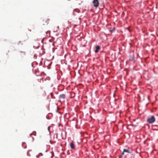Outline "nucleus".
Instances as JSON below:
<instances>
[{"instance_id": "nucleus-1", "label": "nucleus", "mask_w": 158, "mask_h": 158, "mask_svg": "<svg viewBox=\"0 0 158 158\" xmlns=\"http://www.w3.org/2000/svg\"><path fill=\"white\" fill-rule=\"evenodd\" d=\"M155 117L154 116H152L148 118L147 122L148 123L151 124L154 123L155 122Z\"/></svg>"}, {"instance_id": "nucleus-2", "label": "nucleus", "mask_w": 158, "mask_h": 158, "mask_svg": "<svg viewBox=\"0 0 158 158\" xmlns=\"http://www.w3.org/2000/svg\"><path fill=\"white\" fill-rule=\"evenodd\" d=\"M50 20L48 19H44L43 21V24L44 25H47L49 21Z\"/></svg>"}, {"instance_id": "nucleus-3", "label": "nucleus", "mask_w": 158, "mask_h": 158, "mask_svg": "<svg viewBox=\"0 0 158 158\" xmlns=\"http://www.w3.org/2000/svg\"><path fill=\"white\" fill-rule=\"evenodd\" d=\"M94 6L96 7L98 6L99 5V2L98 0H94L93 1Z\"/></svg>"}, {"instance_id": "nucleus-4", "label": "nucleus", "mask_w": 158, "mask_h": 158, "mask_svg": "<svg viewBox=\"0 0 158 158\" xmlns=\"http://www.w3.org/2000/svg\"><path fill=\"white\" fill-rule=\"evenodd\" d=\"M124 152H127L128 153H131V152L129 151L128 149H124L123 152L122 153L121 155L120 156V157L122 156L124 154Z\"/></svg>"}, {"instance_id": "nucleus-5", "label": "nucleus", "mask_w": 158, "mask_h": 158, "mask_svg": "<svg viewBox=\"0 0 158 158\" xmlns=\"http://www.w3.org/2000/svg\"><path fill=\"white\" fill-rule=\"evenodd\" d=\"M96 49L95 51V53H97L99 51V50L100 49V47L99 46H97L95 47Z\"/></svg>"}, {"instance_id": "nucleus-6", "label": "nucleus", "mask_w": 158, "mask_h": 158, "mask_svg": "<svg viewBox=\"0 0 158 158\" xmlns=\"http://www.w3.org/2000/svg\"><path fill=\"white\" fill-rule=\"evenodd\" d=\"M65 98V95L64 94H62L60 95L59 98L61 99H64Z\"/></svg>"}, {"instance_id": "nucleus-7", "label": "nucleus", "mask_w": 158, "mask_h": 158, "mask_svg": "<svg viewBox=\"0 0 158 158\" xmlns=\"http://www.w3.org/2000/svg\"><path fill=\"white\" fill-rule=\"evenodd\" d=\"M70 145L71 148L74 149L75 148V145L73 142H71L70 144Z\"/></svg>"}, {"instance_id": "nucleus-8", "label": "nucleus", "mask_w": 158, "mask_h": 158, "mask_svg": "<svg viewBox=\"0 0 158 158\" xmlns=\"http://www.w3.org/2000/svg\"><path fill=\"white\" fill-rule=\"evenodd\" d=\"M25 54V52H23L20 51L19 54V56H24Z\"/></svg>"}, {"instance_id": "nucleus-9", "label": "nucleus", "mask_w": 158, "mask_h": 158, "mask_svg": "<svg viewBox=\"0 0 158 158\" xmlns=\"http://www.w3.org/2000/svg\"><path fill=\"white\" fill-rule=\"evenodd\" d=\"M134 59V56L133 55H130V56L129 60H130L133 61Z\"/></svg>"}, {"instance_id": "nucleus-10", "label": "nucleus", "mask_w": 158, "mask_h": 158, "mask_svg": "<svg viewBox=\"0 0 158 158\" xmlns=\"http://www.w3.org/2000/svg\"><path fill=\"white\" fill-rule=\"evenodd\" d=\"M36 133L35 132H33L32 134H30V135H36Z\"/></svg>"}, {"instance_id": "nucleus-11", "label": "nucleus", "mask_w": 158, "mask_h": 158, "mask_svg": "<svg viewBox=\"0 0 158 158\" xmlns=\"http://www.w3.org/2000/svg\"><path fill=\"white\" fill-rule=\"evenodd\" d=\"M40 155H41V156H42V155H43V154H42V153H40L39 154V155L38 156H40Z\"/></svg>"}]
</instances>
